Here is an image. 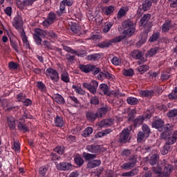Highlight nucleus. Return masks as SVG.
<instances>
[{
    "mask_svg": "<svg viewBox=\"0 0 177 177\" xmlns=\"http://www.w3.org/2000/svg\"><path fill=\"white\" fill-rule=\"evenodd\" d=\"M54 124L57 128H62L64 127V120L62 115H57L55 118H54Z\"/></svg>",
    "mask_w": 177,
    "mask_h": 177,
    "instance_id": "16",
    "label": "nucleus"
},
{
    "mask_svg": "<svg viewBox=\"0 0 177 177\" xmlns=\"http://www.w3.org/2000/svg\"><path fill=\"white\" fill-rule=\"evenodd\" d=\"M113 131L111 129H106L105 130H102L97 133L98 138H103V136H106V135H109V133H111Z\"/></svg>",
    "mask_w": 177,
    "mask_h": 177,
    "instance_id": "43",
    "label": "nucleus"
},
{
    "mask_svg": "<svg viewBox=\"0 0 177 177\" xmlns=\"http://www.w3.org/2000/svg\"><path fill=\"white\" fill-rule=\"evenodd\" d=\"M19 32L21 34V38L26 49H30V42L28 41V37H27L24 29L21 30Z\"/></svg>",
    "mask_w": 177,
    "mask_h": 177,
    "instance_id": "15",
    "label": "nucleus"
},
{
    "mask_svg": "<svg viewBox=\"0 0 177 177\" xmlns=\"http://www.w3.org/2000/svg\"><path fill=\"white\" fill-rule=\"evenodd\" d=\"M97 86L99 83L96 80H92L91 83L84 82L83 83V87L88 89L93 95H96V91H97Z\"/></svg>",
    "mask_w": 177,
    "mask_h": 177,
    "instance_id": "6",
    "label": "nucleus"
},
{
    "mask_svg": "<svg viewBox=\"0 0 177 177\" xmlns=\"http://www.w3.org/2000/svg\"><path fill=\"white\" fill-rule=\"evenodd\" d=\"M61 80L62 81H63V82H66V84L70 82V76L68 75V73L63 72L61 74Z\"/></svg>",
    "mask_w": 177,
    "mask_h": 177,
    "instance_id": "44",
    "label": "nucleus"
},
{
    "mask_svg": "<svg viewBox=\"0 0 177 177\" xmlns=\"http://www.w3.org/2000/svg\"><path fill=\"white\" fill-rule=\"evenodd\" d=\"M131 140V138H129V129H124L120 133L118 142L119 143H128Z\"/></svg>",
    "mask_w": 177,
    "mask_h": 177,
    "instance_id": "9",
    "label": "nucleus"
},
{
    "mask_svg": "<svg viewBox=\"0 0 177 177\" xmlns=\"http://www.w3.org/2000/svg\"><path fill=\"white\" fill-rule=\"evenodd\" d=\"M167 117H168V118H174V117H177V109H171L167 113Z\"/></svg>",
    "mask_w": 177,
    "mask_h": 177,
    "instance_id": "48",
    "label": "nucleus"
},
{
    "mask_svg": "<svg viewBox=\"0 0 177 177\" xmlns=\"http://www.w3.org/2000/svg\"><path fill=\"white\" fill-rule=\"evenodd\" d=\"M152 128H155L156 129H158L159 132H162V127L164 125V120L161 118L156 119L152 122Z\"/></svg>",
    "mask_w": 177,
    "mask_h": 177,
    "instance_id": "12",
    "label": "nucleus"
},
{
    "mask_svg": "<svg viewBox=\"0 0 177 177\" xmlns=\"http://www.w3.org/2000/svg\"><path fill=\"white\" fill-rule=\"evenodd\" d=\"M160 39V32H153V34L149 37V42H156Z\"/></svg>",
    "mask_w": 177,
    "mask_h": 177,
    "instance_id": "39",
    "label": "nucleus"
},
{
    "mask_svg": "<svg viewBox=\"0 0 177 177\" xmlns=\"http://www.w3.org/2000/svg\"><path fill=\"white\" fill-rule=\"evenodd\" d=\"M86 118L90 122H93L96 118H99V115L93 111H88L86 113Z\"/></svg>",
    "mask_w": 177,
    "mask_h": 177,
    "instance_id": "17",
    "label": "nucleus"
},
{
    "mask_svg": "<svg viewBox=\"0 0 177 177\" xmlns=\"http://www.w3.org/2000/svg\"><path fill=\"white\" fill-rule=\"evenodd\" d=\"M10 46L14 48L16 52H19V46L17 43L13 40V39L10 37Z\"/></svg>",
    "mask_w": 177,
    "mask_h": 177,
    "instance_id": "62",
    "label": "nucleus"
},
{
    "mask_svg": "<svg viewBox=\"0 0 177 177\" xmlns=\"http://www.w3.org/2000/svg\"><path fill=\"white\" fill-rule=\"evenodd\" d=\"M124 39V36H117L112 39L104 41L98 44V47L101 48L102 49L104 48H109L111 46L112 44H116V42H121V41Z\"/></svg>",
    "mask_w": 177,
    "mask_h": 177,
    "instance_id": "5",
    "label": "nucleus"
},
{
    "mask_svg": "<svg viewBox=\"0 0 177 177\" xmlns=\"http://www.w3.org/2000/svg\"><path fill=\"white\" fill-rule=\"evenodd\" d=\"M139 170L137 169H133L130 171L123 173L122 176H135V175H138Z\"/></svg>",
    "mask_w": 177,
    "mask_h": 177,
    "instance_id": "40",
    "label": "nucleus"
},
{
    "mask_svg": "<svg viewBox=\"0 0 177 177\" xmlns=\"http://www.w3.org/2000/svg\"><path fill=\"white\" fill-rule=\"evenodd\" d=\"M169 78H171V73L168 72H164L161 73L160 80L162 82H164V81H167Z\"/></svg>",
    "mask_w": 177,
    "mask_h": 177,
    "instance_id": "50",
    "label": "nucleus"
},
{
    "mask_svg": "<svg viewBox=\"0 0 177 177\" xmlns=\"http://www.w3.org/2000/svg\"><path fill=\"white\" fill-rule=\"evenodd\" d=\"M54 100L58 104H66V100H64V97H63V96L59 93L54 96Z\"/></svg>",
    "mask_w": 177,
    "mask_h": 177,
    "instance_id": "32",
    "label": "nucleus"
},
{
    "mask_svg": "<svg viewBox=\"0 0 177 177\" xmlns=\"http://www.w3.org/2000/svg\"><path fill=\"white\" fill-rule=\"evenodd\" d=\"M112 64L113 66H121V59L117 57H113V59L111 60Z\"/></svg>",
    "mask_w": 177,
    "mask_h": 177,
    "instance_id": "55",
    "label": "nucleus"
},
{
    "mask_svg": "<svg viewBox=\"0 0 177 177\" xmlns=\"http://www.w3.org/2000/svg\"><path fill=\"white\" fill-rule=\"evenodd\" d=\"M113 121L111 119L102 120L99 122V127H100V128H107L109 127H111Z\"/></svg>",
    "mask_w": 177,
    "mask_h": 177,
    "instance_id": "26",
    "label": "nucleus"
},
{
    "mask_svg": "<svg viewBox=\"0 0 177 177\" xmlns=\"http://www.w3.org/2000/svg\"><path fill=\"white\" fill-rule=\"evenodd\" d=\"M79 69L82 73H84V74H88V73H92L93 75H96L100 73V68L96 66L95 65L92 64H79Z\"/></svg>",
    "mask_w": 177,
    "mask_h": 177,
    "instance_id": "2",
    "label": "nucleus"
},
{
    "mask_svg": "<svg viewBox=\"0 0 177 177\" xmlns=\"http://www.w3.org/2000/svg\"><path fill=\"white\" fill-rule=\"evenodd\" d=\"M64 146L58 145L54 148L53 151H55V153H57L59 156H63V154H64Z\"/></svg>",
    "mask_w": 177,
    "mask_h": 177,
    "instance_id": "38",
    "label": "nucleus"
},
{
    "mask_svg": "<svg viewBox=\"0 0 177 177\" xmlns=\"http://www.w3.org/2000/svg\"><path fill=\"white\" fill-rule=\"evenodd\" d=\"M86 150L93 154H97V153H100V146L95 144L87 145Z\"/></svg>",
    "mask_w": 177,
    "mask_h": 177,
    "instance_id": "13",
    "label": "nucleus"
},
{
    "mask_svg": "<svg viewBox=\"0 0 177 177\" xmlns=\"http://www.w3.org/2000/svg\"><path fill=\"white\" fill-rule=\"evenodd\" d=\"M142 132L146 136V138H149L150 136V127L147 124H142Z\"/></svg>",
    "mask_w": 177,
    "mask_h": 177,
    "instance_id": "49",
    "label": "nucleus"
},
{
    "mask_svg": "<svg viewBox=\"0 0 177 177\" xmlns=\"http://www.w3.org/2000/svg\"><path fill=\"white\" fill-rule=\"evenodd\" d=\"M47 19L50 23L53 24V21L56 20V14H55L53 12H49Z\"/></svg>",
    "mask_w": 177,
    "mask_h": 177,
    "instance_id": "58",
    "label": "nucleus"
},
{
    "mask_svg": "<svg viewBox=\"0 0 177 177\" xmlns=\"http://www.w3.org/2000/svg\"><path fill=\"white\" fill-rule=\"evenodd\" d=\"M26 97H27V95H26V94H24V93L21 92L17 95L16 102H19L22 103Z\"/></svg>",
    "mask_w": 177,
    "mask_h": 177,
    "instance_id": "52",
    "label": "nucleus"
},
{
    "mask_svg": "<svg viewBox=\"0 0 177 177\" xmlns=\"http://www.w3.org/2000/svg\"><path fill=\"white\" fill-rule=\"evenodd\" d=\"M106 77H107V71L100 72V71L97 76V78L100 81H103L104 80H106Z\"/></svg>",
    "mask_w": 177,
    "mask_h": 177,
    "instance_id": "53",
    "label": "nucleus"
},
{
    "mask_svg": "<svg viewBox=\"0 0 177 177\" xmlns=\"http://www.w3.org/2000/svg\"><path fill=\"white\" fill-rule=\"evenodd\" d=\"M151 17V15L150 14H147L144 15L140 19V26H141L142 27H145V26L147 24L149 20H150Z\"/></svg>",
    "mask_w": 177,
    "mask_h": 177,
    "instance_id": "30",
    "label": "nucleus"
},
{
    "mask_svg": "<svg viewBox=\"0 0 177 177\" xmlns=\"http://www.w3.org/2000/svg\"><path fill=\"white\" fill-rule=\"evenodd\" d=\"M135 114H136V111L133 109L131 110L128 114V121H133V118H135Z\"/></svg>",
    "mask_w": 177,
    "mask_h": 177,
    "instance_id": "61",
    "label": "nucleus"
},
{
    "mask_svg": "<svg viewBox=\"0 0 177 177\" xmlns=\"http://www.w3.org/2000/svg\"><path fill=\"white\" fill-rule=\"evenodd\" d=\"M21 3V8H25V6H31L34 1L32 0H24L22 1H19Z\"/></svg>",
    "mask_w": 177,
    "mask_h": 177,
    "instance_id": "47",
    "label": "nucleus"
},
{
    "mask_svg": "<svg viewBox=\"0 0 177 177\" xmlns=\"http://www.w3.org/2000/svg\"><path fill=\"white\" fill-rule=\"evenodd\" d=\"M47 172H48V168H46V167H45V166L41 167L39 169V174L41 176H45V175H46Z\"/></svg>",
    "mask_w": 177,
    "mask_h": 177,
    "instance_id": "63",
    "label": "nucleus"
},
{
    "mask_svg": "<svg viewBox=\"0 0 177 177\" xmlns=\"http://www.w3.org/2000/svg\"><path fill=\"white\" fill-rule=\"evenodd\" d=\"M131 56L133 57V59H136L138 60H143V54L142 51L139 50H133L131 53Z\"/></svg>",
    "mask_w": 177,
    "mask_h": 177,
    "instance_id": "22",
    "label": "nucleus"
},
{
    "mask_svg": "<svg viewBox=\"0 0 177 177\" xmlns=\"http://www.w3.org/2000/svg\"><path fill=\"white\" fill-rule=\"evenodd\" d=\"M171 148L170 146L167 145V144H165V145L162 147V149L160 150V153L162 156H167L168 154V152L169 151V149Z\"/></svg>",
    "mask_w": 177,
    "mask_h": 177,
    "instance_id": "51",
    "label": "nucleus"
},
{
    "mask_svg": "<svg viewBox=\"0 0 177 177\" xmlns=\"http://www.w3.org/2000/svg\"><path fill=\"white\" fill-rule=\"evenodd\" d=\"M115 10V8L114 6H108L104 8L103 12L106 15V16H111V15L114 13Z\"/></svg>",
    "mask_w": 177,
    "mask_h": 177,
    "instance_id": "24",
    "label": "nucleus"
},
{
    "mask_svg": "<svg viewBox=\"0 0 177 177\" xmlns=\"http://www.w3.org/2000/svg\"><path fill=\"white\" fill-rule=\"evenodd\" d=\"M98 91H100V95H110L109 93V86L106 84H101L99 86Z\"/></svg>",
    "mask_w": 177,
    "mask_h": 177,
    "instance_id": "23",
    "label": "nucleus"
},
{
    "mask_svg": "<svg viewBox=\"0 0 177 177\" xmlns=\"http://www.w3.org/2000/svg\"><path fill=\"white\" fill-rule=\"evenodd\" d=\"M127 102L131 106H136L139 103V100L135 97H129L127 99Z\"/></svg>",
    "mask_w": 177,
    "mask_h": 177,
    "instance_id": "35",
    "label": "nucleus"
},
{
    "mask_svg": "<svg viewBox=\"0 0 177 177\" xmlns=\"http://www.w3.org/2000/svg\"><path fill=\"white\" fill-rule=\"evenodd\" d=\"M153 172L154 174H158L159 177H161V174H162V169L160 166H156L152 168Z\"/></svg>",
    "mask_w": 177,
    "mask_h": 177,
    "instance_id": "59",
    "label": "nucleus"
},
{
    "mask_svg": "<svg viewBox=\"0 0 177 177\" xmlns=\"http://www.w3.org/2000/svg\"><path fill=\"white\" fill-rule=\"evenodd\" d=\"M44 37H45V32H44V30L39 28L35 29L33 39L36 45H41L42 42V38H44Z\"/></svg>",
    "mask_w": 177,
    "mask_h": 177,
    "instance_id": "7",
    "label": "nucleus"
},
{
    "mask_svg": "<svg viewBox=\"0 0 177 177\" xmlns=\"http://www.w3.org/2000/svg\"><path fill=\"white\" fill-rule=\"evenodd\" d=\"M102 57L99 53H94L87 55L86 59L89 62H97Z\"/></svg>",
    "mask_w": 177,
    "mask_h": 177,
    "instance_id": "31",
    "label": "nucleus"
},
{
    "mask_svg": "<svg viewBox=\"0 0 177 177\" xmlns=\"http://www.w3.org/2000/svg\"><path fill=\"white\" fill-rule=\"evenodd\" d=\"M143 121H145V118L142 115L138 116L135 120H133V127L136 128L138 127H140L142 124H143Z\"/></svg>",
    "mask_w": 177,
    "mask_h": 177,
    "instance_id": "25",
    "label": "nucleus"
},
{
    "mask_svg": "<svg viewBox=\"0 0 177 177\" xmlns=\"http://www.w3.org/2000/svg\"><path fill=\"white\" fill-rule=\"evenodd\" d=\"M147 70H149V66L147 65H142L137 68V71L141 74L146 73Z\"/></svg>",
    "mask_w": 177,
    "mask_h": 177,
    "instance_id": "56",
    "label": "nucleus"
},
{
    "mask_svg": "<svg viewBox=\"0 0 177 177\" xmlns=\"http://www.w3.org/2000/svg\"><path fill=\"white\" fill-rule=\"evenodd\" d=\"M140 95L142 97H153L154 96V91L142 90L140 92Z\"/></svg>",
    "mask_w": 177,
    "mask_h": 177,
    "instance_id": "28",
    "label": "nucleus"
},
{
    "mask_svg": "<svg viewBox=\"0 0 177 177\" xmlns=\"http://www.w3.org/2000/svg\"><path fill=\"white\" fill-rule=\"evenodd\" d=\"M146 138V136L145 133L142 131H139L137 134V142L138 143H142L143 140H145V138Z\"/></svg>",
    "mask_w": 177,
    "mask_h": 177,
    "instance_id": "46",
    "label": "nucleus"
},
{
    "mask_svg": "<svg viewBox=\"0 0 177 177\" xmlns=\"http://www.w3.org/2000/svg\"><path fill=\"white\" fill-rule=\"evenodd\" d=\"M171 27H172L171 21L168 19L165 20L161 26L162 32H168L171 30Z\"/></svg>",
    "mask_w": 177,
    "mask_h": 177,
    "instance_id": "21",
    "label": "nucleus"
},
{
    "mask_svg": "<svg viewBox=\"0 0 177 177\" xmlns=\"http://www.w3.org/2000/svg\"><path fill=\"white\" fill-rule=\"evenodd\" d=\"M135 28H127V30H124V34L126 35H129V37H132L133 35V32H135Z\"/></svg>",
    "mask_w": 177,
    "mask_h": 177,
    "instance_id": "60",
    "label": "nucleus"
},
{
    "mask_svg": "<svg viewBox=\"0 0 177 177\" xmlns=\"http://www.w3.org/2000/svg\"><path fill=\"white\" fill-rule=\"evenodd\" d=\"M128 10H129L128 7L121 8L118 12V15H117L118 19H121L122 17H124V16L127 15V12H128Z\"/></svg>",
    "mask_w": 177,
    "mask_h": 177,
    "instance_id": "33",
    "label": "nucleus"
},
{
    "mask_svg": "<svg viewBox=\"0 0 177 177\" xmlns=\"http://www.w3.org/2000/svg\"><path fill=\"white\" fill-rule=\"evenodd\" d=\"M93 132V129L91 127L86 128L82 133V136L84 138H88L90 135H92Z\"/></svg>",
    "mask_w": 177,
    "mask_h": 177,
    "instance_id": "37",
    "label": "nucleus"
},
{
    "mask_svg": "<svg viewBox=\"0 0 177 177\" xmlns=\"http://www.w3.org/2000/svg\"><path fill=\"white\" fill-rule=\"evenodd\" d=\"M36 86L41 92H46V86L43 82H37Z\"/></svg>",
    "mask_w": 177,
    "mask_h": 177,
    "instance_id": "42",
    "label": "nucleus"
},
{
    "mask_svg": "<svg viewBox=\"0 0 177 177\" xmlns=\"http://www.w3.org/2000/svg\"><path fill=\"white\" fill-rule=\"evenodd\" d=\"M159 158L160 157L158 156V154H153L149 158V162L151 165H156V164L158 162Z\"/></svg>",
    "mask_w": 177,
    "mask_h": 177,
    "instance_id": "36",
    "label": "nucleus"
},
{
    "mask_svg": "<svg viewBox=\"0 0 177 177\" xmlns=\"http://www.w3.org/2000/svg\"><path fill=\"white\" fill-rule=\"evenodd\" d=\"M106 113H107V109L104 107L100 108L97 112V114H98V118L103 117Z\"/></svg>",
    "mask_w": 177,
    "mask_h": 177,
    "instance_id": "57",
    "label": "nucleus"
},
{
    "mask_svg": "<svg viewBox=\"0 0 177 177\" xmlns=\"http://www.w3.org/2000/svg\"><path fill=\"white\" fill-rule=\"evenodd\" d=\"M17 128L19 131H21V132H23L24 133H26V132H30V128L28 126L21 122H19Z\"/></svg>",
    "mask_w": 177,
    "mask_h": 177,
    "instance_id": "29",
    "label": "nucleus"
},
{
    "mask_svg": "<svg viewBox=\"0 0 177 177\" xmlns=\"http://www.w3.org/2000/svg\"><path fill=\"white\" fill-rule=\"evenodd\" d=\"M97 155L93 153H89L88 152H83L82 157L84 158L85 161H88L87 163V168L89 169H93V168H96L102 164V160L96 158Z\"/></svg>",
    "mask_w": 177,
    "mask_h": 177,
    "instance_id": "1",
    "label": "nucleus"
},
{
    "mask_svg": "<svg viewBox=\"0 0 177 177\" xmlns=\"http://www.w3.org/2000/svg\"><path fill=\"white\" fill-rule=\"evenodd\" d=\"M134 75L135 72L132 68L123 70V75H124L125 77H133Z\"/></svg>",
    "mask_w": 177,
    "mask_h": 177,
    "instance_id": "45",
    "label": "nucleus"
},
{
    "mask_svg": "<svg viewBox=\"0 0 177 177\" xmlns=\"http://www.w3.org/2000/svg\"><path fill=\"white\" fill-rule=\"evenodd\" d=\"M71 30L75 34H81V28L77 24H72L71 26Z\"/></svg>",
    "mask_w": 177,
    "mask_h": 177,
    "instance_id": "34",
    "label": "nucleus"
},
{
    "mask_svg": "<svg viewBox=\"0 0 177 177\" xmlns=\"http://www.w3.org/2000/svg\"><path fill=\"white\" fill-rule=\"evenodd\" d=\"M127 162L124 163L121 168L122 169H131V168H133L135 165H136V162L138 161V156L136 155H131L127 160Z\"/></svg>",
    "mask_w": 177,
    "mask_h": 177,
    "instance_id": "4",
    "label": "nucleus"
},
{
    "mask_svg": "<svg viewBox=\"0 0 177 177\" xmlns=\"http://www.w3.org/2000/svg\"><path fill=\"white\" fill-rule=\"evenodd\" d=\"M12 26L16 30H18V31L23 30V18L21 16L18 15L14 18Z\"/></svg>",
    "mask_w": 177,
    "mask_h": 177,
    "instance_id": "11",
    "label": "nucleus"
},
{
    "mask_svg": "<svg viewBox=\"0 0 177 177\" xmlns=\"http://www.w3.org/2000/svg\"><path fill=\"white\" fill-rule=\"evenodd\" d=\"M74 162L77 167H82L84 165V162H85V160H84V158H82V156L80 154H76L74 157Z\"/></svg>",
    "mask_w": 177,
    "mask_h": 177,
    "instance_id": "27",
    "label": "nucleus"
},
{
    "mask_svg": "<svg viewBox=\"0 0 177 177\" xmlns=\"http://www.w3.org/2000/svg\"><path fill=\"white\" fill-rule=\"evenodd\" d=\"M172 171H174V166L171 165H167L165 167L163 171L160 174L161 177H169L171 176V174H172Z\"/></svg>",
    "mask_w": 177,
    "mask_h": 177,
    "instance_id": "14",
    "label": "nucleus"
},
{
    "mask_svg": "<svg viewBox=\"0 0 177 177\" xmlns=\"http://www.w3.org/2000/svg\"><path fill=\"white\" fill-rule=\"evenodd\" d=\"M153 2L151 0H144L142 4V8L140 10L142 12H147L151 8Z\"/></svg>",
    "mask_w": 177,
    "mask_h": 177,
    "instance_id": "20",
    "label": "nucleus"
},
{
    "mask_svg": "<svg viewBox=\"0 0 177 177\" xmlns=\"http://www.w3.org/2000/svg\"><path fill=\"white\" fill-rule=\"evenodd\" d=\"M149 37V31H145L140 34V39L139 41L137 43V45L139 46H142V45H145L146 44V41H147V37Z\"/></svg>",
    "mask_w": 177,
    "mask_h": 177,
    "instance_id": "18",
    "label": "nucleus"
},
{
    "mask_svg": "<svg viewBox=\"0 0 177 177\" xmlns=\"http://www.w3.org/2000/svg\"><path fill=\"white\" fill-rule=\"evenodd\" d=\"M72 88L75 91L76 93H78L79 95H85V91H84L82 88L76 85H73Z\"/></svg>",
    "mask_w": 177,
    "mask_h": 177,
    "instance_id": "54",
    "label": "nucleus"
},
{
    "mask_svg": "<svg viewBox=\"0 0 177 177\" xmlns=\"http://www.w3.org/2000/svg\"><path fill=\"white\" fill-rule=\"evenodd\" d=\"M7 124L11 131H15L16 129V120L13 116L7 117Z\"/></svg>",
    "mask_w": 177,
    "mask_h": 177,
    "instance_id": "19",
    "label": "nucleus"
},
{
    "mask_svg": "<svg viewBox=\"0 0 177 177\" xmlns=\"http://www.w3.org/2000/svg\"><path fill=\"white\" fill-rule=\"evenodd\" d=\"M45 75L54 83L59 82L60 80L59 72L53 68H48L45 71Z\"/></svg>",
    "mask_w": 177,
    "mask_h": 177,
    "instance_id": "3",
    "label": "nucleus"
},
{
    "mask_svg": "<svg viewBox=\"0 0 177 177\" xmlns=\"http://www.w3.org/2000/svg\"><path fill=\"white\" fill-rule=\"evenodd\" d=\"M159 50H160V48L157 46L149 49L147 51V56H149V57L154 56V55L157 54V52H158Z\"/></svg>",
    "mask_w": 177,
    "mask_h": 177,
    "instance_id": "41",
    "label": "nucleus"
},
{
    "mask_svg": "<svg viewBox=\"0 0 177 177\" xmlns=\"http://www.w3.org/2000/svg\"><path fill=\"white\" fill-rule=\"evenodd\" d=\"M122 24L123 27H125V28H131L133 27V22H132L131 20L125 21Z\"/></svg>",
    "mask_w": 177,
    "mask_h": 177,
    "instance_id": "64",
    "label": "nucleus"
},
{
    "mask_svg": "<svg viewBox=\"0 0 177 177\" xmlns=\"http://www.w3.org/2000/svg\"><path fill=\"white\" fill-rule=\"evenodd\" d=\"M174 129V126L170 124H167L162 126V133H160L161 139H167L168 136L171 135V131Z\"/></svg>",
    "mask_w": 177,
    "mask_h": 177,
    "instance_id": "8",
    "label": "nucleus"
},
{
    "mask_svg": "<svg viewBox=\"0 0 177 177\" xmlns=\"http://www.w3.org/2000/svg\"><path fill=\"white\" fill-rule=\"evenodd\" d=\"M57 171H70L73 168V165L68 162H60L55 165Z\"/></svg>",
    "mask_w": 177,
    "mask_h": 177,
    "instance_id": "10",
    "label": "nucleus"
}]
</instances>
